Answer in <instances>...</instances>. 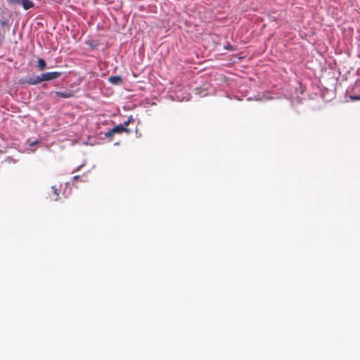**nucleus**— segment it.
<instances>
[{
    "label": "nucleus",
    "instance_id": "nucleus-1",
    "mask_svg": "<svg viewBox=\"0 0 360 360\" xmlns=\"http://www.w3.org/2000/svg\"><path fill=\"white\" fill-rule=\"evenodd\" d=\"M60 75L61 72H47L41 74L42 82L55 79L59 77Z\"/></svg>",
    "mask_w": 360,
    "mask_h": 360
},
{
    "label": "nucleus",
    "instance_id": "nucleus-15",
    "mask_svg": "<svg viewBox=\"0 0 360 360\" xmlns=\"http://www.w3.org/2000/svg\"><path fill=\"white\" fill-rule=\"evenodd\" d=\"M82 167V165H80L79 167H77V169L75 171H78Z\"/></svg>",
    "mask_w": 360,
    "mask_h": 360
},
{
    "label": "nucleus",
    "instance_id": "nucleus-7",
    "mask_svg": "<svg viewBox=\"0 0 360 360\" xmlns=\"http://www.w3.org/2000/svg\"><path fill=\"white\" fill-rule=\"evenodd\" d=\"M37 66L41 70H43L46 68V63L44 59L39 58L37 61Z\"/></svg>",
    "mask_w": 360,
    "mask_h": 360
},
{
    "label": "nucleus",
    "instance_id": "nucleus-3",
    "mask_svg": "<svg viewBox=\"0 0 360 360\" xmlns=\"http://www.w3.org/2000/svg\"><path fill=\"white\" fill-rule=\"evenodd\" d=\"M108 81L114 85L121 84L122 83V78L120 76L115 75L110 77Z\"/></svg>",
    "mask_w": 360,
    "mask_h": 360
},
{
    "label": "nucleus",
    "instance_id": "nucleus-12",
    "mask_svg": "<svg viewBox=\"0 0 360 360\" xmlns=\"http://www.w3.org/2000/svg\"><path fill=\"white\" fill-rule=\"evenodd\" d=\"M14 4H20V0H15Z\"/></svg>",
    "mask_w": 360,
    "mask_h": 360
},
{
    "label": "nucleus",
    "instance_id": "nucleus-11",
    "mask_svg": "<svg viewBox=\"0 0 360 360\" xmlns=\"http://www.w3.org/2000/svg\"><path fill=\"white\" fill-rule=\"evenodd\" d=\"M37 143H38V141H35L31 142V143H30V146H35Z\"/></svg>",
    "mask_w": 360,
    "mask_h": 360
},
{
    "label": "nucleus",
    "instance_id": "nucleus-2",
    "mask_svg": "<svg viewBox=\"0 0 360 360\" xmlns=\"http://www.w3.org/2000/svg\"><path fill=\"white\" fill-rule=\"evenodd\" d=\"M41 82H42V80H41V75H38L35 77H30L26 80V83H27L28 84H30V85H35Z\"/></svg>",
    "mask_w": 360,
    "mask_h": 360
},
{
    "label": "nucleus",
    "instance_id": "nucleus-10",
    "mask_svg": "<svg viewBox=\"0 0 360 360\" xmlns=\"http://www.w3.org/2000/svg\"><path fill=\"white\" fill-rule=\"evenodd\" d=\"M51 189L53 190V192L56 194V195H58V193H57V188H56V186H53L51 187Z\"/></svg>",
    "mask_w": 360,
    "mask_h": 360
},
{
    "label": "nucleus",
    "instance_id": "nucleus-6",
    "mask_svg": "<svg viewBox=\"0 0 360 360\" xmlns=\"http://www.w3.org/2000/svg\"><path fill=\"white\" fill-rule=\"evenodd\" d=\"M56 95L58 97L64 98H68L72 96V94L71 92H60L56 91Z\"/></svg>",
    "mask_w": 360,
    "mask_h": 360
},
{
    "label": "nucleus",
    "instance_id": "nucleus-9",
    "mask_svg": "<svg viewBox=\"0 0 360 360\" xmlns=\"http://www.w3.org/2000/svg\"><path fill=\"white\" fill-rule=\"evenodd\" d=\"M115 133L113 131V129H111L110 130H109L108 131L105 132V136L106 137H110L112 136V135H114Z\"/></svg>",
    "mask_w": 360,
    "mask_h": 360
},
{
    "label": "nucleus",
    "instance_id": "nucleus-4",
    "mask_svg": "<svg viewBox=\"0 0 360 360\" xmlns=\"http://www.w3.org/2000/svg\"><path fill=\"white\" fill-rule=\"evenodd\" d=\"M20 5L22 6L25 10L34 7V3L30 0H20Z\"/></svg>",
    "mask_w": 360,
    "mask_h": 360
},
{
    "label": "nucleus",
    "instance_id": "nucleus-14",
    "mask_svg": "<svg viewBox=\"0 0 360 360\" xmlns=\"http://www.w3.org/2000/svg\"><path fill=\"white\" fill-rule=\"evenodd\" d=\"M79 177V176H75L73 177V179H77Z\"/></svg>",
    "mask_w": 360,
    "mask_h": 360
},
{
    "label": "nucleus",
    "instance_id": "nucleus-5",
    "mask_svg": "<svg viewBox=\"0 0 360 360\" xmlns=\"http://www.w3.org/2000/svg\"><path fill=\"white\" fill-rule=\"evenodd\" d=\"M112 129H113V131L115 134L122 133L124 131H127V132L129 131L128 129L124 128V125H122V124L114 127Z\"/></svg>",
    "mask_w": 360,
    "mask_h": 360
},
{
    "label": "nucleus",
    "instance_id": "nucleus-13",
    "mask_svg": "<svg viewBox=\"0 0 360 360\" xmlns=\"http://www.w3.org/2000/svg\"><path fill=\"white\" fill-rule=\"evenodd\" d=\"M10 4H14L15 0H8Z\"/></svg>",
    "mask_w": 360,
    "mask_h": 360
},
{
    "label": "nucleus",
    "instance_id": "nucleus-8",
    "mask_svg": "<svg viewBox=\"0 0 360 360\" xmlns=\"http://www.w3.org/2000/svg\"><path fill=\"white\" fill-rule=\"evenodd\" d=\"M133 120H134V119H133L132 116H130V117H129V119H128L127 121H125V122H124L123 124H122V125H124V128H127V126L129 124V123H130L131 121H133Z\"/></svg>",
    "mask_w": 360,
    "mask_h": 360
}]
</instances>
